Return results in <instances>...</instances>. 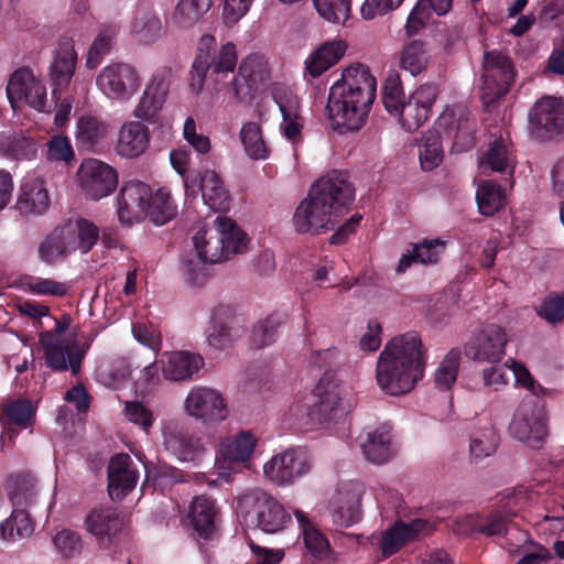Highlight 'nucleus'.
<instances>
[{"instance_id": "58836bf2", "label": "nucleus", "mask_w": 564, "mask_h": 564, "mask_svg": "<svg viewBox=\"0 0 564 564\" xmlns=\"http://www.w3.org/2000/svg\"><path fill=\"white\" fill-rule=\"evenodd\" d=\"M34 528L35 522L26 509L14 507L10 517L0 524V535L4 541L14 543L30 538Z\"/></svg>"}, {"instance_id": "603ef678", "label": "nucleus", "mask_w": 564, "mask_h": 564, "mask_svg": "<svg viewBox=\"0 0 564 564\" xmlns=\"http://www.w3.org/2000/svg\"><path fill=\"white\" fill-rule=\"evenodd\" d=\"M405 101L400 75L397 70H389L382 87V104L392 115Z\"/></svg>"}, {"instance_id": "2f4dec72", "label": "nucleus", "mask_w": 564, "mask_h": 564, "mask_svg": "<svg viewBox=\"0 0 564 564\" xmlns=\"http://www.w3.org/2000/svg\"><path fill=\"white\" fill-rule=\"evenodd\" d=\"M50 206V196L43 183L37 180L25 181L21 185L15 208L23 215H42Z\"/></svg>"}, {"instance_id": "a18cd8bd", "label": "nucleus", "mask_w": 564, "mask_h": 564, "mask_svg": "<svg viewBox=\"0 0 564 564\" xmlns=\"http://www.w3.org/2000/svg\"><path fill=\"white\" fill-rule=\"evenodd\" d=\"M505 198L501 186L492 181L481 182L476 193L479 213L485 216H492L503 208Z\"/></svg>"}, {"instance_id": "aec40b11", "label": "nucleus", "mask_w": 564, "mask_h": 564, "mask_svg": "<svg viewBox=\"0 0 564 564\" xmlns=\"http://www.w3.org/2000/svg\"><path fill=\"white\" fill-rule=\"evenodd\" d=\"M150 185L141 181H129L120 188L117 198V214L123 225L139 223L147 217V199Z\"/></svg>"}, {"instance_id": "864d4df0", "label": "nucleus", "mask_w": 564, "mask_h": 564, "mask_svg": "<svg viewBox=\"0 0 564 564\" xmlns=\"http://www.w3.org/2000/svg\"><path fill=\"white\" fill-rule=\"evenodd\" d=\"M459 369V351L451 350L434 375L435 387L440 390H449L457 379Z\"/></svg>"}, {"instance_id": "3c124183", "label": "nucleus", "mask_w": 564, "mask_h": 564, "mask_svg": "<svg viewBox=\"0 0 564 564\" xmlns=\"http://www.w3.org/2000/svg\"><path fill=\"white\" fill-rule=\"evenodd\" d=\"M35 78L28 67H21L11 74L7 85V96L13 109L26 96L25 93L30 90Z\"/></svg>"}, {"instance_id": "e2e57ef3", "label": "nucleus", "mask_w": 564, "mask_h": 564, "mask_svg": "<svg viewBox=\"0 0 564 564\" xmlns=\"http://www.w3.org/2000/svg\"><path fill=\"white\" fill-rule=\"evenodd\" d=\"M536 314L549 324L561 323L564 319V294H549L536 308Z\"/></svg>"}, {"instance_id": "2eb2a0df", "label": "nucleus", "mask_w": 564, "mask_h": 564, "mask_svg": "<svg viewBox=\"0 0 564 564\" xmlns=\"http://www.w3.org/2000/svg\"><path fill=\"white\" fill-rule=\"evenodd\" d=\"M438 94L437 84H423L392 115L399 118V122L405 131L414 132L429 119Z\"/></svg>"}, {"instance_id": "69168bd1", "label": "nucleus", "mask_w": 564, "mask_h": 564, "mask_svg": "<svg viewBox=\"0 0 564 564\" xmlns=\"http://www.w3.org/2000/svg\"><path fill=\"white\" fill-rule=\"evenodd\" d=\"M126 417L149 433L154 423L152 411L139 401H128L124 405Z\"/></svg>"}, {"instance_id": "13d9d810", "label": "nucleus", "mask_w": 564, "mask_h": 564, "mask_svg": "<svg viewBox=\"0 0 564 564\" xmlns=\"http://www.w3.org/2000/svg\"><path fill=\"white\" fill-rule=\"evenodd\" d=\"M318 14L332 23H344L350 14V0H313Z\"/></svg>"}, {"instance_id": "ea45409f", "label": "nucleus", "mask_w": 564, "mask_h": 564, "mask_svg": "<svg viewBox=\"0 0 564 564\" xmlns=\"http://www.w3.org/2000/svg\"><path fill=\"white\" fill-rule=\"evenodd\" d=\"M443 249L444 243L440 239H425L420 243H414L412 250H409L406 253L401 256L397 267V272H405L413 263H435L437 262Z\"/></svg>"}, {"instance_id": "6ab92c4d", "label": "nucleus", "mask_w": 564, "mask_h": 564, "mask_svg": "<svg viewBox=\"0 0 564 564\" xmlns=\"http://www.w3.org/2000/svg\"><path fill=\"white\" fill-rule=\"evenodd\" d=\"M514 438L532 448L543 445L547 435L546 420L541 409L521 405L517 409L510 424Z\"/></svg>"}, {"instance_id": "5fc2aeb1", "label": "nucleus", "mask_w": 564, "mask_h": 564, "mask_svg": "<svg viewBox=\"0 0 564 564\" xmlns=\"http://www.w3.org/2000/svg\"><path fill=\"white\" fill-rule=\"evenodd\" d=\"M280 324V318L276 315H270L265 319L259 321L251 332V346L260 349L274 343L278 337Z\"/></svg>"}, {"instance_id": "0eeeda50", "label": "nucleus", "mask_w": 564, "mask_h": 564, "mask_svg": "<svg viewBox=\"0 0 564 564\" xmlns=\"http://www.w3.org/2000/svg\"><path fill=\"white\" fill-rule=\"evenodd\" d=\"M239 508L245 510L250 522L268 534L283 531L291 523V514L270 494L252 489L240 496Z\"/></svg>"}, {"instance_id": "774afa93", "label": "nucleus", "mask_w": 564, "mask_h": 564, "mask_svg": "<svg viewBox=\"0 0 564 564\" xmlns=\"http://www.w3.org/2000/svg\"><path fill=\"white\" fill-rule=\"evenodd\" d=\"M75 153L69 139L66 135L55 134L47 142V159L50 161H63L69 163Z\"/></svg>"}, {"instance_id": "72a5a7b5", "label": "nucleus", "mask_w": 564, "mask_h": 564, "mask_svg": "<svg viewBox=\"0 0 564 564\" xmlns=\"http://www.w3.org/2000/svg\"><path fill=\"white\" fill-rule=\"evenodd\" d=\"M257 442V437L250 431H241L220 442V456L224 460L229 463L245 464L250 460Z\"/></svg>"}, {"instance_id": "ddd939ff", "label": "nucleus", "mask_w": 564, "mask_h": 564, "mask_svg": "<svg viewBox=\"0 0 564 564\" xmlns=\"http://www.w3.org/2000/svg\"><path fill=\"white\" fill-rule=\"evenodd\" d=\"M237 61V46L232 42L223 44L213 55L199 48L189 72V87L194 93H200L208 72L216 75L234 73Z\"/></svg>"}, {"instance_id": "4be33fe9", "label": "nucleus", "mask_w": 564, "mask_h": 564, "mask_svg": "<svg viewBox=\"0 0 564 564\" xmlns=\"http://www.w3.org/2000/svg\"><path fill=\"white\" fill-rule=\"evenodd\" d=\"M185 409L189 415L205 422L223 421L227 416L224 398L214 389L196 387L191 390Z\"/></svg>"}, {"instance_id": "e433bc0d", "label": "nucleus", "mask_w": 564, "mask_h": 564, "mask_svg": "<svg viewBox=\"0 0 564 564\" xmlns=\"http://www.w3.org/2000/svg\"><path fill=\"white\" fill-rule=\"evenodd\" d=\"M7 490L13 507L25 509L35 503L36 480L30 473L11 475L7 481Z\"/></svg>"}, {"instance_id": "6e6d98bb", "label": "nucleus", "mask_w": 564, "mask_h": 564, "mask_svg": "<svg viewBox=\"0 0 564 564\" xmlns=\"http://www.w3.org/2000/svg\"><path fill=\"white\" fill-rule=\"evenodd\" d=\"M212 7V0H180L174 18L183 26L195 23Z\"/></svg>"}, {"instance_id": "c03bdc74", "label": "nucleus", "mask_w": 564, "mask_h": 564, "mask_svg": "<svg viewBox=\"0 0 564 564\" xmlns=\"http://www.w3.org/2000/svg\"><path fill=\"white\" fill-rule=\"evenodd\" d=\"M295 517L302 530L306 549L314 557L324 558L329 553V543L326 536L302 512L296 511Z\"/></svg>"}, {"instance_id": "de8ad7c7", "label": "nucleus", "mask_w": 564, "mask_h": 564, "mask_svg": "<svg viewBox=\"0 0 564 564\" xmlns=\"http://www.w3.org/2000/svg\"><path fill=\"white\" fill-rule=\"evenodd\" d=\"M442 131L435 126L434 131H429L420 145V162L423 170L431 171L438 166L443 160Z\"/></svg>"}, {"instance_id": "bf43d9fd", "label": "nucleus", "mask_w": 564, "mask_h": 564, "mask_svg": "<svg viewBox=\"0 0 564 564\" xmlns=\"http://www.w3.org/2000/svg\"><path fill=\"white\" fill-rule=\"evenodd\" d=\"M26 290L39 296L63 297L69 292V284L48 278H31L25 283Z\"/></svg>"}, {"instance_id": "a211bd4d", "label": "nucleus", "mask_w": 564, "mask_h": 564, "mask_svg": "<svg viewBox=\"0 0 564 564\" xmlns=\"http://www.w3.org/2000/svg\"><path fill=\"white\" fill-rule=\"evenodd\" d=\"M96 83L100 90L111 99H129L141 85L137 70L122 63L102 68Z\"/></svg>"}, {"instance_id": "7ed1b4c3", "label": "nucleus", "mask_w": 564, "mask_h": 564, "mask_svg": "<svg viewBox=\"0 0 564 564\" xmlns=\"http://www.w3.org/2000/svg\"><path fill=\"white\" fill-rule=\"evenodd\" d=\"M376 89L377 82L369 67L362 64L347 67L329 89L328 118L346 131L359 130L369 115Z\"/></svg>"}, {"instance_id": "680f3d73", "label": "nucleus", "mask_w": 564, "mask_h": 564, "mask_svg": "<svg viewBox=\"0 0 564 564\" xmlns=\"http://www.w3.org/2000/svg\"><path fill=\"white\" fill-rule=\"evenodd\" d=\"M133 31L139 35L141 41L145 43L154 42L162 33L161 19L151 12L143 13L135 18Z\"/></svg>"}, {"instance_id": "b1692460", "label": "nucleus", "mask_w": 564, "mask_h": 564, "mask_svg": "<svg viewBox=\"0 0 564 564\" xmlns=\"http://www.w3.org/2000/svg\"><path fill=\"white\" fill-rule=\"evenodd\" d=\"M77 52L75 42L70 36H62L57 48L54 51L53 61L50 66V77L53 86V95L58 90L68 87L77 64Z\"/></svg>"}, {"instance_id": "f3484780", "label": "nucleus", "mask_w": 564, "mask_h": 564, "mask_svg": "<svg viewBox=\"0 0 564 564\" xmlns=\"http://www.w3.org/2000/svg\"><path fill=\"white\" fill-rule=\"evenodd\" d=\"M77 175L86 196L93 200L108 196L118 184L116 170L96 159L85 160Z\"/></svg>"}, {"instance_id": "a19ab883", "label": "nucleus", "mask_w": 564, "mask_h": 564, "mask_svg": "<svg viewBox=\"0 0 564 564\" xmlns=\"http://www.w3.org/2000/svg\"><path fill=\"white\" fill-rule=\"evenodd\" d=\"M177 214V206L165 187L159 188L155 193L150 187V198L147 199V217L155 225H165Z\"/></svg>"}, {"instance_id": "412c9836", "label": "nucleus", "mask_w": 564, "mask_h": 564, "mask_svg": "<svg viewBox=\"0 0 564 564\" xmlns=\"http://www.w3.org/2000/svg\"><path fill=\"white\" fill-rule=\"evenodd\" d=\"M436 126L443 137L452 141L454 151L465 152L475 145L476 121L466 111L458 116L446 111L438 117Z\"/></svg>"}, {"instance_id": "6e6552de", "label": "nucleus", "mask_w": 564, "mask_h": 564, "mask_svg": "<svg viewBox=\"0 0 564 564\" xmlns=\"http://www.w3.org/2000/svg\"><path fill=\"white\" fill-rule=\"evenodd\" d=\"M498 501L491 510L478 513L469 519V525L474 532L487 538L506 536L509 525L517 516L520 501L525 498L521 488L508 489L498 494Z\"/></svg>"}, {"instance_id": "473e14b6", "label": "nucleus", "mask_w": 564, "mask_h": 564, "mask_svg": "<svg viewBox=\"0 0 564 564\" xmlns=\"http://www.w3.org/2000/svg\"><path fill=\"white\" fill-rule=\"evenodd\" d=\"M479 169L485 174L499 172L507 173L509 176L513 175L514 159L512 151L501 138L489 144L488 150L479 159Z\"/></svg>"}, {"instance_id": "bb28decb", "label": "nucleus", "mask_w": 564, "mask_h": 564, "mask_svg": "<svg viewBox=\"0 0 564 564\" xmlns=\"http://www.w3.org/2000/svg\"><path fill=\"white\" fill-rule=\"evenodd\" d=\"M218 510L215 500L207 496H197L193 499L187 514V523L196 539L212 540L216 533V517Z\"/></svg>"}, {"instance_id": "37998d69", "label": "nucleus", "mask_w": 564, "mask_h": 564, "mask_svg": "<svg viewBox=\"0 0 564 564\" xmlns=\"http://www.w3.org/2000/svg\"><path fill=\"white\" fill-rule=\"evenodd\" d=\"M203 202L214 212H225L229 208V193L215 171H205Z\"/></svg>"}, {"instance_id": "49530a36", "label": "nucleus", "mask_w": 564, "mask_h": 564, "mask_svg": "<svg viewBox=\"0 0 564 564\" xmlns=\"http://www.w3.org/2000/svg\"><path fill=\"white\" fill-rule=\"evenodd\" d=\"M391 436L384 426L368 433L367 441L362 444L365 457L375 464H383L390 457Z\"/></svg>"}, {"instance_id": "4c0bfd02", "label": "nucleus", "mask_w": 564, "mask_h": 564, "mask_svg": "<svg viewBox=\"0 0 564 564\" xmlns=\"http://www.w3.org/2000/svg\"><path fill=\"white\" fill-rule=\"evenodd\" d=\"M346 52V44L328 42L318 47L305 62L307 73L312 77H318L333 65L339 62Z\"/></svg>"}, {"instance_id": "0e129e2a", "label": "nucleus", "mask_w": 564, "mask_h": 564, "mask_svg": "<svg viewBox=\"0 0 564 564\" xmlns=\"http://www.w3.org/2000/svg\"><path fill=\"white\" fill-rule=\"evenodd\" d=\"M273 98L279 106L282 119L290 120L303 117L301 115L300 98L292 90L286 88L275 89Z\"/></svg>"}, {"instance_id": "a878e982", "label": "nucleus", "mask_w": 564, "mask_h": 564, "mask_svg": "<svg viewBox=\"0 0 564 564\" xmlns=\"http://www.w3.org/2000/svg\"><path fill=\"white\" fill-rule=\"evenodd\" d=\"M361 494L359 484H348L337 488L332 501V518L335 524L348 528L360 520Z\"/></svg>"}, {"instance_id": "9d476101", "label": "nucleus", "mask_w": 564, "mask_h": 564, "mask_svg": "<svg viewBox=\"0 0 564 564\" xmlns=\"http://www.w3.org/2000/svg\"><path fill=\"white\" fill-rule=\"evenodd\" d=\"M94 338L95 334L90 333L82 345H77L55 337L53 333H41L40 344L46 367L55 372L69 370L73 376H77Z\"/></svg>"}, {"instance_id": "052dcab7", "label": "nucleus", "mask_w": 564, "mask_h": 564, "mask_svg": "<svg viewBox=\"0 0 564 564\" xmlns=\"http://www.w3.org/2000/svg\"><path fill=\"white\" fill-rule=\"evenodd\" d=\"M53 544L64 558H70L80 554L83 549L80 534L69 529L58 531L53 538Z\"/></svg>"}, {"instance_id": "39448f33", "label": "nucleus", "mask_w": 564, "mask_h": 564, "mask_svg": "<svg viewBox=\"0 0 564 564\" xmlns=\"http://www.w3.org/2000/svg\"><path fill=\"white\" fill-rule=\"evenodd\" d=\"M348 408L341 400V389L325 371L318 383L312 391L308 402H297L291 405L290 413L302 425L329 424L336 422L348 413Z\"/></svg>"}, {"instance_id": "423d86ee", "label": "nucleus", "mask_w": 564, "mask_h": 564, "mask_svg": "<svg viewBox=\"0 0 564 564\" xmlns=\"http://www.w3.org/2000/svg\"><path fill=\"white\" fill-rule=\"evenodd\" d=\"M213 228H202L193 237L197 257L203 263H217L243 252L247 235L230 218L218 216Z\"/></svg>"}, {"instance_id": "f03ea898", "label": "nucleus", "mask_w": 564, "mask_h": 564, "mask_svg": "<svg viewBox=\"0 0 564 564\" xmlns=\"http://www.w3.org/2000/svg\"><path fill=\"white\" fill-rule=\"evenodd\" d=\"M426 357L415 332L393 337L380 352L376 377L378 386L390 395H403L423 379Z\"/></svg>"}, {"instance_id": "c756f323", "label": "nucleus", "mask_w": 564, "mask_h": 564, "mask_svg": "<svg viewBox=\"0 0 564 564\" xmlns=\"http://www.w3.org/2000/svg\"><path fill=\"white\" fill-rule=\"evenodd\" d=\"M150 141L148 128L138 121L124 123L118 137L117 153L124 158H137L148 148Z\"/></svg>"}, {"instance_id": "cd10ccee", "label": "nucleus", "mask_w": 564, "mask_h": 564, "mask_svg": "<svg viewBox=\"0 0 564 564\" xmlns=\"http://www.w3.org/2000/svg\"><path fill=\"white\" fill-rule=\"evenodd\" d=\"M84 528L96 538L100 547L107 549L121 530V521L111 508H94L87 514Z\"/></svg>"}, {"instance_id": "09e8293b", "label": "nucleus", "mask_w": 564, "mask_h": 564, "mask_svg": "<svg viewBox=\"0 0 564 564\" xmlns=\"http://www.w3.org/2000/svg\"><path fill=\"white\" fill-rule=\"evenodd\" d=\"M240 139L246 153L253 160H264L269 150L262 138L260 124L253 121L247 122L240 130Z\"/></svg>"}, {"instance_id": "5701e85b", "label": "nucleus", "mask_w": 564, "mask_h": 564, "mask_svg": "<svg viewBox=\"0 0 564 564\" xmlns=\"http://www.w3.org/2000/svg\"><path fill=\"white\" fill-rule=\"evenodd\" d=\"M108 492L111 499L121 500L137 486L139 471L131 457L126 454H116L108 465Z\"/></svg>"}, {"instance_id": "393cba45", "label": "nucleus", "mask_w": 564, "mask_h": 564, "mask_svg": "<svg viewBox=\"0 0 564 564\" xmlns=\"http://www.w3.org/2000/svg\"><path fill=\"white\" fill-rule=\"evenodd\" d=\"M265 63L258 54H249L239 64L238 73L231 82L236 99L239 102H250L254 97L257 85L263 79Z\"/></svg>"}, {"instance_id": "1a4fd4ad", "label": "nucleus", "mask_w": 564, "mask_h": 564, "mask_svg": "<svg viewBox=\"0 0 564 564\" xmlns=\"http://www.w3.org/2000/svg\"><path fill=\"white\" fill-rule=\"evenodd\" d=\"M528 131L539 142L555 141L564 137V98L543 96L528 113Z\"/></svg>"}, {"instance_id": "f8f14e48", "label": "nucleus", "mask_w": 564, "mask_h": 564, "mask_svg": "<svg viewBox=\"0 0 564 564\" xmlns=\"http://www.w3.org/2000/svg\"><path fill=\"white\" fill-rule=\"evenodd\" d=\"M508 336L498 324H484L471 333L464 345V355L477 362L497 364L506 354Z\"/></svg>"}, {"instance_id": "c85d7f7f", "label": "nucleus", "mask_w": 564, "mask_h": 564, "mask_svg": "<svg viewBox=\"0 0 564 564\" xmlns=\"http://www.w3.org/2000/svg\"><path fill=\"white\" fill-rule=\"evenodd\" d=\"M169 82L162 75H154L147 85L134 115L137 118L155 122L169 93Z\"/></svg>"}, {"instance_id": "4d7b16f0", "label": "nucleus", "mask_w": 564, "mask_h": 564, "mask_svg": "<svg viewBox=\"0 0 564 564\" xmlns=\"http://www.w3.org/2000/svg\"><path fill=\"white\" fill-rule=\"evenodd\" d=\"M116 33V26H106L100 30L87 54L86 66L88 68H96L102 61L104 56L110 52L111 42Z\"/></svg>"}, {"instance_id": "8fccbe9b", "label": "nucleus", "mask_w": 564, "mask_h": 564, "mask_svg": "<svg viewBox=\"0 0 564 564\" xmlns=\"http://www.w3.org/2000/svg\"><path fill=\"white\" fill-rule=\"evenodd\" d=\"M429 62L425 44L420 40H413L404 45L400 56V67L416 76L425 69Z\"/></svg>"}, {"instance_id": "4468645a", "label": "nucleus", "mask_w": 564, "mask_h": 564, "mask_svg": "<svg viewBox=\"0 0 564 564\" xmlns=\"http://www.w3.org/2000/svg\"><path fill=\"white\" fill-rule=\"evenodd\" d=\"M312 467L304 447H290L274 455L263 466L264 476L276 486H290L306 475Z\"/></svg>"}, {"instance_id": "9b49d317", "label": "nucleus", "mask_w": 564, "mask_h": 564, "mask_svg": "<svg viewBox=\"0 0 564 564\" xmlns=\"http://www.w3.org/2000/svg\"><path fill=\"white\" fill-rule=\"evenodd\" d=\"M482 67L480 99L486 107H489L509 91L516 70L511 58L498 50L485 53Z\"/></svg>"}, {"instance_id": "f257e3e1", "label": "nucleus", "mask_w": 564, "mask_h": 564, "mask_svg": "<svg viewBox=\"0 0 564 564\" xmlns=\"http://www.w3.org/2000/svg\"><path fill=\"white\" fill-rule=\"evenodd\" d=\"M355 187L346 171L333 170L315 181L307 196L294 210L292 223L297 234L317 236L334 229L349 210Z\"/></svg>"}, {"instance_id": "79ce46f5", "label": "nucleus", "mask_w": 564, "mask_h": 564, "mask_svg": "<svg viewBox=\"0 0 564 564\" xmlns=\"http://www.w3.org/2000/svg\"><path fill=\"white\" fill-rule=\"evenodd\" d=\"M107 126L98 118L85 115L76 123V142L79 148L91 150L106 138Z\"/></svg>"}, {"instance_id": "dca6fc26", "label": "nucleus", "mask_w": 564, "mask_h": 564, "mask_svg": "<svg viewBox=\"0 0 564 564\" xmlns=\"http://www.w3.org/2000/svg\"><path fill=\"white\" fill-rule=\"evenodd\" d=\"M435 525L424 519H413L410 522L397 520L379 539V550L383 558L397 554L408 543L431 535Z\"/></svg>"}, {"instance_id": "7c9ffc66", "label": "nucleus", "mask_w": 564, "mask_h": 564, "mask_svg": "<svg viewBox=\"0 0 564 564\" xmlns=\"http://www.w3.org/2000/svg\"><path fill=\"white\" fill-rule=\"evenodd\" d=\"M164 444L181 462L196 463L200 460L205 453L204 444L200 437L185 432H172L164 438Z\"/></svg>"}, {"instance_id": "338daca9", "label": "nucleus", "mask_w": 564, "mask_h": 564, "mask_svg": "<svg viewBox=\"0 0 564 564\" xmlns=\"http://www.w3.org/2000/svg\"><path fill=\"white\" fill-rule=\"evenodd\" d=\"M3 413L10 423L28 427L34 416V409L29 400H17L7 405Z\"/></svg>"}, {"instance_id": "20e7f679", "label": "nucleus", "mask_w": 564, "mask_h": 564, "mask_svg": "<svg viewBox=\"0 0 564 564\" xmlns=\"http://www.w3.org/2000/svg\"><path fill=\"white\" fill-rule=\"evenodd\" d=\"M98 239L99 229L93 221L86 218L67 220L55 227L40 243L39 258L47 264H55L77 250L82 254L88 253Z\"/></svg>"}, {"instance_id": "c9c22d12", "label": "nucleus", "mask_w": 564, "mask_h": 564, "mask_svg": "<svg viewBox=\"0 0 564 564\" xmlns=\"http://www.w3.org/2000/svg\"><path fill=\"white\" fill-rule=\"evenodd\" d=\"M203 358L187 351H174L169 355L166 364L162 367L164 377L180 381L189 379L203 366Z\"/></svg>"}, {"instance_id": "f704fd0d", "label": "nucleus", "mask_w": 564, "mask_h": 564, "mask_svg": "<svg viewBox=\"0 0 564 564\" xmlns=\"http://www.w3.org/2000/svg\"><path fill=\"white\" fill-rule=\"evenodd\" d=\"M234 316L230 305L219 304L212 311V330L207 336L208 345L215 349L223 350L230 347L232 343L231 328L228 325Z\"/></svg>"}]
</instances>
